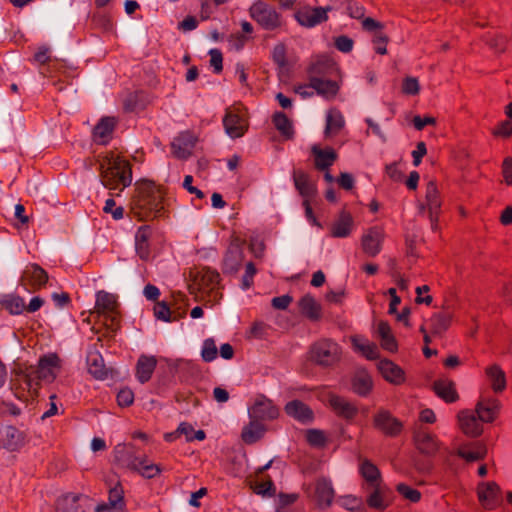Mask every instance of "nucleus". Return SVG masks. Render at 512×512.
<instances>
[{"instance_id": "nucleus-1", "label": "nucleus", "mask_w": 512, "mask_h": 512, "mask_svg": "<svg viewBox=\"0 0 512 512\" xmlns=\"http://www.w3.org/2000/svg\"><path fill=\"white\" fill-rule=\"evenodd\" d=\"M138 193L133 200L132 212L140 220L153 215L161 216L163 206V193L151 181L142 182L137 189Z\"/></svg>"}, {"instance_id": "nucleus-2", "label": "nucleus", "mask_w": 512, "mask_h": 512, "mask_svg": "<svg viewBox=\"0 0 512 512\" xmlns=\"http://www.w3.org/2000/svg\"><path fill=\"white\" fill-rule=\"evenodd\" d=\"M498 409L495 399L482 400L477 404L476 413L464 410L458 415L460 427L463 432L471 437H477L482 433V422H490L494 419Z\"/></svg>"}, {"instance_id": "nucleus-3", "label": "nucleus", "mask_w": 512, "mask_h": 512, "mask_svg": "<svg viewBox=\"0 0 512 512\" xmlns=\"http://www.w3.org/2000/svg\"><path fill=\"white\" fill-rule=\"evenodd\" d=\"M109 166L104 168L101 164V182L104 187L114 190L120 185L121 190L128 187L132 182V172L128 161L119 157L113 161H109Z\"/></svg>"}, {"instance_id": "nucleus-4", "label": "nucleus", "mask_w": 512, "mask_h": 512, "mask_svg": "<svg viewBox=\"0 0 512 512\" xmlns=\"http://www.w3.org/2000/svg\"><path fill=\"white\" fill-rule=\"evenodd\" d=\"M310 360L323 368L332 367L341 358L339 345L330 339H321L310 348Z\"/></svg>"}, {"instance_id": "nucleus-5", "label": "nucleus", "mask_w": 512, "mask_h": 512, "mask_svg": "<svg viewBox=\"0 0 512 512\" xmlns=\"http://www.w3.org/2000/svg\"><path fill=\"white\" fill-rule=\"evenodd\" d=\"M250 16L265 30H275L282 25L281 15L276 9L263 1H257L250 9Z\"/></svg>"}, {"instance_id": "nucleus-6", "label": "nucleus", "mask_w": 512, "mask_h": 512, "mask_svg": "<svg viewBox=\"0 0 512 512\" xmlns=\"http://www.w3.org/2000/svg\"><path fill=\"white\" fill-rule=\"evenodd\" d=\"M280 410L267 396L260 394L255 398L252 406L248 408L250 419L262 421H273L279 417Z\"/></svg>"}, {"instance_id": "nucleus-7", "label": "nucleus", "mask_w": 512, "mask_h": 512, "mask_svg": "<svg viewBox=\"0 0 512 512\" xmlns=\"http://www.w3.org/2000/svg\"><path fill=\"white\" fill-rule=\"evenodd\" d=\"M439 451V444L433 436L418 428V455L422 454L425 459L420 461L418 458V472L428 470L432 466V459Z\"/></svg>"}, {"instance_id": "nucleus-8", "label": "nucleus", "mask_w": 512, "mask_h": 512, "mask_svg": "<svg viewBox=\"0 0 512 512\" xmlns=\"http://www.w3.org/2000/svg\"><path fill=\"white\" fill-rule=\"evenodd\" d=\"M333 5L327 7H304L295 13L298 23L304 27H314L322 22L327 21V13L336 9Z\"/></svg>"}, {"instance_id": "nucleus-9", "label": "nucleus", "mask_w": 512, "mask_h": 512, "mask_svg": "<svg viewBox=\"0 0 512 512\" xmlns=\"http://www.w3.org/2000/svg\"><path fill=\"white\" fill-rule=\"evenodd\" d=\"M373 426L389 437L397 436L402 430V423L385 409H380L373 416Z\"/></svg>"}, {"instance_id": "nucleus-10", "label": "nucleus", "mask_w": 512, "mask_h": 512, "mask_svg": "<svg viewBox=\"0 0 512 512\" xmlns=\"http://www.w3.org/2000/svg\"><path fill=\"white\" fill-rule=\"evenodd\" d=\"M385 234L381 227L374 226L367 230L361 238L363 252L369 257H375L381 251Z\"/></svg>"}, {"instance_id": "nucleus-11", "label": "nucleus", "mask_w": 512, "mask_h": 512, "mask_svg": "<svg viewBox=\"0 0 512 512\" xmlns=\"http://www.w3.org/2000/svg\"><path fill=\"white\" fill-rule=\"evenodd\" d=\"M141 457L137 454L136 447L132 444H118L114 448L115 461L122 467L132 471L139 469L138 462Z\"/></svg>"}, {"instance_id": "nucleus-12", "label": "nucleus", "mask_w": 512, "mask_h": 512, "mask_svg": "<svg viewBox=\"0 0 512 512\" xmlns=\"http://www.w3.org/2000/svg\"><path fill=\"white\" fill-rule=\"evenodd\" d=\"M197 142V138L186 131L176 137L171 143L173 155L181 160H186L192 155V151Z\"/></svg>"}, {"instance_id": "nucleus-13", "label": "nucleus", "mask_w": 512, "mask_h": 512, "mask_svg": "<svg viewBox=\"0 0 512 512\" xmlns=\"http://www.w3.org/2000/svg\"><path fill=\"white\" fill-rule=\"evenodd\" d=\"M225 132L231 138H239L244 135L247 130L246 121L237 113L235 109L228 108L223 118Z\"/></svg>"}, {"instance_id": "nucleus-14", "label": "nucleus", "mask_w": 512, "mask_h": 512, "mask_svg": "<svg viewBox=\"0 0 512 512\" xmlns=\"http://www.w3.org/2000/svg\"><path fill=\"white\" fill-rule=\"evenodd\" d=\"M244 258L242 246L237 242H232L227 249L223 260V273L236 274L241 267Z\"/></svg>"}, {"instance_id": "nucleus-15", "label": "nucleus", "mask_w": 512, "mask_h": 512, "mask_svg": "<svg viewBox=\"0 0 512 512\" xmlns=\"http://www.w3.org/2000/svg\"><path fill=\"white\" fill-rule=\"evenodd\" d=\"M124 491L119 481L116 482L115 486L109 490L108 503L98 504L94 512H105L108 510H116L117 512H123L124 510Z\"/></svg>"}, {"instance_id": "nucleus-16", "label": "nucleus", "mask_w": 512, "mask_h": 512, "mask_svg": "<svg viewBox=\"0 0 512 512\" xmlns=\"http://www.w3.org/2000/svg\"><path fill=\"white\" fill-rule=\"evenodd\" d=\"M478 497L481 504L487 509H493L502 501L500 489L497 484L489 482L478 488Z\"/></svg>"}, {"instance_id": "nucleus-17", "label": "nucleus", "mask_w": 512, "mask_h": 512, "mask_svg": "<svg viewBox=\"0 0 512 512\" xmlns=\"http://www.w3.org/2000/svg\"><path fill=\"white\" fill-rule=\"evenodd\" d=\"M60 368V359L57 354H49L39 359L37 377L41 380L53 381L56 378L55 369Z\"/></svg>"}, {"instance_id": "nucleus-18", "label": "nucleus", "mask_w": 512, "mask_h": 512, "mask_svg": "<svg viewBox=\"0 0 512 512\" xmlns=\"http://www.w3.org/2000/svg\"><path fill=\"white\" fill-rule=\"evenodd\" d=\"M81 494L67 493L57 500V511L59 512H91L90 505L80 503Z\"/></svg>"}, {"instance_id": "nucleus-19", "label": "nucleus", "mask_w": 512, "mask_h": 512, "mask_svg": "<svg viewBox=\"0 0 512 512\" xmlns=\"http://www.w3.org/2000/svg\"><path fill=\"white\" fill-rule=\"evenodd\" d=\"M351 386L355 394L365 397L369 395L373 389L372 377L366 369L357 368L352 377Z\"/></svg>"}, {"instance_id": "nucleus-20", "label": "nucleus", "mask_w": 512, "mask_h": 512, "mask_svg": "<svg viewBox=\"0 0 512 512\" xmlns=\"http://www.w3.org/2000/svg\"><path fill=\"white\" fill-rule=\"evenodd\" d=\"M285 413L301 423H311L314 413L308 405L300 400L289 401L284 407Z\"/></svg>"}, {"instance_id": "nucleus-21", "label": "nucleus", "mask_w": 512, "mask_h": 512, "mask_svg": "<svg viewBox=\"0 0 512 512\" xmlns=\"http://www.w3.org/2000/svg\"><path fill=\"white\" fill-rule=\"evenodd\" d=\"M118 306L117 299L113 294L105 291H99L96 295L95 309L98 314L109 318L111 322L115 320L112 314L115 313Z\"/></svg>"}, {"instance_id": "nucleus-22", "label": "nucleus", "mask_w": 512, "mask_h": 512, "mask_svg": "<svg viewBox=\"0 0 512 512\" xmlns=\"http://www.w3.org/2000/svg\"><path fill=\"white\" fill-rule=\"evenodd\" d=\"M24 444L25 438L23 433L13 426L6 427L0 437L1 447L10 452L18 451Z\"/></svg>"}, {"instance_id": "nucleus-23", "label": "nucleus", "mask_w": 512, "mask_h": 512, "mask_svg": "<svg viewBox=\"0 0 512 512\" xmlns=\"http://www.w3.org/2000/svg\"><path fill=\"white\" fill-rule=\"evenodd\" d=\"M353 217L352 215L342 210L337 219L333 221L330 227V234L334 238H345L350 235L353 227Z\"/></svg>"}, {"instance_id": "nucleus-24", "label": "nucleus", "mask_w": 512, "mask_h": 512, "mask_svg": "<svg viewBox=\"0 0 512 512\" xmlns=\"http://www.w3.org/2000/svg\"><path fill=\"white\" fill-rule=\"evenodd\" d=\"M21 280L28 281L33 290H38L47 283L48 274L38 264H30L24 270Z\"/></svg>"}, {"instance_id": "nucleus-25", "label": "nucleus", "mask_w": 512, "mask_h": 512, "mask_svg": "<svg viewBox=\"0 0 512 512\" xmlns=\"http://www.w3.org/2000/svg\"><path fill=\"white\" fill-rule=\"evenodd\" d=\"M298 307L300 313L310 321L316 322L322 318L321 304L310 294L304 295L298 301Z\"/></svg>"}, {"instance_id": "nucleus-26", "label": "nucleus", "mask_w": 512, "mask_h": 512, "mask_svg": "<svg viewBox=\"0 0 512 512\" xmlns=\"http://www.w3.org/2000/svg\"><path fill=\"white\" fill-rule=\"evenodd\" d=\"M377 369L383 378L395 385L404 381L403 370L388 359H382L377 363Z\"/></svg>"}, {"instance_id": "nucleus-27", "label": "nucleus", "mask_w": 512, "mask_h": 512, "mask_svg": "<svg viewBox=\"0 0 512 512\" xmlns=\"http://www.w3.org/2000/svg\"><path fill=\"white\" fill-rule=\"evenodd\" d=\"M334 489L330 480L319 478L315 484V498L320 508H327L332 504Z\"/></svg>"}, {"instance_id": "nucleus-28", "label": "nucleus", "mask_w": 512, "mask_h": 512, "mask_svg": "<svg viewBox=\"0 0 512 512\" xmlns=\"http://www.w3.org/2000/svg\"><path fill=\"white\" fill-rule=\"evenodd\" d=\"M329 404L338 416L347 420L353 419L358 413V408L353 403L338 395H330Z\"/></svg>"}, {"instance_id": "nucleus-29", "label": "nucleus", "mask_w": 512, "mask_h": 512, "mask_svg": "<svg viewBox=\"0 0 512 512\" xmlns=\"http://www.w3.org/2000/svg\"><path fill=\"white\" fill-rule=\"evenodd\" d=\"M426 203L427 207L418 204V214L426 213V209L428 210V217L431 222V226L434 228V220L435 213L437 209L440 207V201L437 198V189L434 182L430 181L427 185L426 191Z\"/></svg>"}, {"instance_id": "nucleus-30", "label": "nucleus", "mask_w": 512, "mask_h": 512, "mask_svg": "<svg viewBox=\"0 0 512 512\" xmlns=\"http://www.w3.org/2000/svg\"><path fill=\"white\" fill-rule=\"evenodd\" d=\"M310 87L326 98L334 97L339 90L338 83L335 80L318 76H310Z\"/></svg>"}, {"instance_id": "nucleus-31", "label": "nucleus", "mask_w": 512, "mask_h": 512, "mask_svg": "<svg viewBox=\"0 0 512 512\" xmlns=\"http://www.w3.org/2000/svg\"><path fill=\"white\" fill-rule=\"evenodd\" d=\"M266 426L255 419L245 425L241 432V439L244 443L251 445L263 438L266 432Z\"/></svg>"}, {"instance_id": "nucleus-32", "label": "nucleus", "mask_w": 512, "mask_h": 512, "mask_svg": "<svg viewBox=\"0 0 512 512\" xmlns=\"http://www.w3.org/2000/svg\"><path fill=\"white\" fill-rule=\"evenodd\" d=\"M372 487L373 491L368 495L366 500L368 506L381 511L385 510L389 505V489L383 484L374 485Z\"/></svg>"}, {"instance_id": "nucleus-33", "label": "nucleus", "mask_w": 512, "mask_h": 512, "mask_svg": "<svg viewBox=\"0 0 512 512\" xmlns=\"http://www.w3.org/2000/svg\"><path fill=\"white\" fill-rule=\"evenodd\" d=\"M157 359L154 356L141 355L136 364V376L141 383H146L152 377Z\"/></svg>"}, {"instance_id": "nucleus-34", "label": "nucleus", "mask_w": 512, "mask_h": 512, "mask_svg": "<svg viewBox=\"0 0 512 512\" xmlns=\"http://www.w3.org/2000/svg\"><path fill=\"white\" fill-rule=\"evenodd\" d=\"M432 390L438 397L448 403L455 402L458 399V394L455 390V384L447 379H440L434 381L431 385Z\"/></svg>"}, {"instance_id": "nucleus-35", "label": "nucleus", "mask_w": 512, "mask_h": 512, "mask_svg": "<svg viewBox=\"0 0 512 512\" xmlns=\"http://www.w3.org/2000/svg\"><path fill=\"white\" fill-rule=\"evenodd\" d=\"M114 117H103L93 129V136L100 144H106L115 128Z\"/></svg>"}, {"instance_id": "nucleus-36", "label": "nucleus", "mask_w": 512, "mask_h": 512, "mask_svg": "<svg viewBox=\"0 0 512 512\" xmlns=\"http://www.w3.org/2000/svg\"><path fill=\"white\" fill-rule=\"evenodd\" d=\"M312 152L315 156V167L320 171L328 170L337 159V153L333 148L323 150L313 146Z\"/></svg>"}, {"instance_id": "nucleus-37", "label": "nucleus", "mask_w": 512, "mask_h": 512, "mask_svg": "<svg viewBox=\"0 0 512 512\" xmlns=\"http://www.w3.org/2000/svg\"><path fill=\"white\" fill-rule=\"evenodd\" d=\"M337 72L336 63L327 57H322L309 68L310 76L327 78Z\"/></svg>"}, {"instance_id": "nucleus-38", "label": "nucleus", "mask_w": 512, "mask_h": 512, "mask_svg": "<svg viewBox=\"0 0 512 512\" xmlns=\"http://www.w3.org/2000/svg\"><path fill=\"white\" fill-rule=\"evenodd\" d=\"M89 373L96 379L103 380L107 377L109 369L105 366L104 359L98 352H91L87 356Z\"/></svg>"}, {"instance_id": "nucleus-39", "label": "nucleus", "mask_w": 512, "mask_h": 512, "mask_svg": "<svg viewBox=\"0 0 512 512\" xmlns=\"http://www.w3.org/2000/svg\"><path fill=\"white\" fill-rule=\"evenodd\" d=\"M194 282L200 289H213L220 281V275L217 271L210 268H202L194 274Z\"/></svg>"}, {"instance_id": "nucleus-40", "label": "nucleus", "mask_w": 512, "mask_h": 512, "mask_svg": "<svg viewBox=\"0 0 512 512\" xmlns=\"http://www.w3.org/2000/svg\"><path fill=\"white\" fill-rule=\"evenodd\" d=\"M294 185L298 192L306 198L316 195V186L310 181L308 174L303 171H294Z\"/></svg>"}, {"instance_id": "nucleus-41", "label": "nucleus", "mask_w": 512, "mask_h": 512, "mask_svg": "<svg viewBox=\"0 0 512 512\" xmlns=\"http://www.w3.org/2000/svg\"><path fill=\"white\" fill-rule=\"evenodd\" d=\"M377 333L380 337L381 347L389 352L397 350V342L392 334L391 327L387 321H380L377 326Z\"/></svg>"}, {"instance_id": "nucleus-42", "label": "nucleus", "mask_w": 512, "mask_h": 512, "mask_svg": "<svg viewBox=\"0 0 512 512\" xmlns=\"http://www.w3.org/2000/svg\"><path fill=\"white\" fill-rule=\"evenodd\" d=\"M351 343L355 350L359 351L369 360H375L379 357V349L375 343L364 341L357 336L351 337Z\"/></svg>"}, {"instance_id": "nucleus-43", "label": "nucleus", "mask_w": 512, "mask_h": 512, "mask_svg": "<svg viewBox=\"0 0 512 512\" xmlns=\"http://www.w3.org/2000/svg\"><path fill=\"white\" fill-rule=\"evenodd\" d=\"M360 472L371 486L382 484L380 471L370 460L366 459L362 462Z\"/></svg>"}, {"instance_id": "nucleus-44", "label": "nucleus", "mask_w": 512, "mask_h": 512, "mask_svg": "<svg viewBox=\"0 0 512 512\" xmlns=\"http://www.w3.org/2000/svg\"><path fill=\"white\" fill-rule=\"evenodd\" d=\"M344 126V119L340 111L331 109L327 114L325 135L337 134Z\"/></svg>"}, {"instance_id": "nucleus-45", "label": "nucleus", "mask_w": 512, "mask_h": 512, "mask_svg": "<svg viewBox=\"0 0 512 512\" xmlns=\"http://www.w3.org/2000/svg\"><path fill=\"white\" fill-rule=\"evenodd\" d=\"M275 128L287 139L293 137L294 131L291 120L283 112H276L272 118Z\"/></svg>"}, {"instance_id": "nucleus-46", "label": "nucleus", "mask_w": 512, "mask_h": 512, "mask_svg": "<svg viewBox=\"0 0 512 512\" xmlns=\"http://www.w3.org/2000/svg\"><path fill=\"white\" fill-rule=\"evenodd\" d=\"M1 304L12 315H19L26 310L24 299L14 294L4 296Z\"/></svg>"}, {"instance_id": "nucleus-47", "label": "nucleus", "mask_w": 512, "mask_h": 512, "mask_svg": "<svg viewBox=\"0 0 512 512\" xmlns=\"http://www.w3.org/2000/svg\"><path fill=\"white\" fill-rule=\"evenodd\" d=\"M139 469L134 470L135 472L140 473L143 477L147 479H152L155 476L159 475L161 472V468L159 465L150 463L146 456H142L138 462Z\"/></svg>"}, {"instance_id": "nucleus-48", "label": "nucleus", "mask_w": 512, "mask_h": 512, "mask_svg": "<svg viewBox=\"0 0 512 512\" xmlns=\"http://www.w3.org/2000/svg\"><path fill=\"white\" fill-rule=\"evenodd\" d=\"M487 375L495 392H500L506 387L505 373L498 366L488 368Z\"/></svg>"}, {"instance_id": "nucleus-49", "label": "nucleus", "mask_w": 512, "mask_h": 512, "mask_svg": "<svg viewBox=\"0 0 512 512\" xmlns=\"http://www.w3.org/2000/svg\"><path fill=\"white\" fill-rule=\"evenodd\" d=\"M458 454L468 462L477 461L484 457L486 454V448L480 444H477L473 449H460Z\"/></svg>"}, {"instance_id": "nucleus-50", "label": "nucleus", "mask_w": 512, "mask_h": 512, "mask_svg": "<svg viewBox=\"0 0 512 512\" xmlns=\"http://www.w3.org/2000/svg\"><path fill=\"white\" fill-rule=\"evenodd\" d=\"M201 356L205 362H211L216 359L217 347L212 338H208L204 341Z\"/></svg>"}, {"instance_id": "nucleus-51", "label": "nucleus", "mask_w": 512, "mask_h": 512, "mask_svg": "<svg viewBox=\"0 0 512 512\" xmlns=\"http://www.w3.org/2000/svg\"><path fill=\"white\" fill-rule=\"evenodd\" d=\"M307 442L314 447H323L326 443L324 432L318 429H309L306 432Z\"/></svg>"}, {"instance_id": "nucleus-52", "label": "nucleus", "mask_w": 512, "mask_h": 512, "mask_svg": "<svg viewBox=\"0 0 512 512\" xmlns=\"http://www.w3.org/2000/svg\"><path fill=\"white\" fill-rule=\"evenodd\" d=\"M272 58L279 68H284L287 65L286 46L283 43H279L274 47Z\"/></svg>"}, {"instance_id": "nucleus-53", "label": "nucleus", "mask_w": 512, "mask_h": 512, "mask_svg": "<svg viewBox=\"0 0 512 512\" xmlns=\"http://www.w3.org/2000/svg\"><path fill=\"white\" fill-rule=\"evenodd\" d=\"M388 36L381 31H376L373 37V43L375 45L376 53L385 55L387 53L386 45L388 43Z\"/></svg>"}, {"instance_id": "nucleus-54", "label": "nucleus", "mask_w": 512, "mask_h": 512, "mask_svg": "<svg viewBox=\"0 0 512 512\" xmlns=\"http://www.w3.org/2000/svg\"><path fill=\"white\" fill-rule=\"evenodd\" d=\"M254 491L262 496L272 497L276 493V489L271 479L257 483L254 487Z\"/></svg>"}, {"instance_id": "nucleus-55", "label": "nucleus", "mask_w": 512, "mask_h": 512, "mask_svg": "<svg viewBox=\"0 0 512 512\" xmlns=\"http://www.w3.org/2000/svg\"><path fill=\"white\" fill-rule=\"evenodd\" d=\"M154 316L162 321H171V311L166 302H157L154 306Z\"/></svg>"}, {"instance_id": "nucleus-56", "label": "nucleus", "mask_w": 512, "mask_h": 512, "mask_svg": "<svg viewBox=\"0 0 512 512\" xmlns=\"http://www.w3.org/2000/svg\"><path fill=\"white\" fill-rule=\"evenodd\" d=\"M134 401V393L130 388H123L117 394V402L121 407H128Z\"/></svg>"}, {"instance_id": "nucleus-57", "label": "nucleus", "mask_w": 512, "mask_h": 512, "mask_svg": "<svg viewBox=\"0 0 512 512\" xmlns=\"http://www.w3.org/2000/svg\"><path fill=\"white\" fill-rule=\"evenodd\" d=\"M257 270L253 262H248L246 264L245 273L242 277V288L248 289L253 284V277L256 274Z\"/></svg>"}, {"instance_id": "nucleus-58", "label": "nucleus", "mask_w": 512, "mask_h": 512, "mask_svg": "<svg viewBox=\"0 0 512 512\" xmlns=\"http://www.w3.org/2000/svg\"><path fill=\"white\" fill-rule=\"evenodd\" d=\"M210 65L213 67L215 73H220L223 70V56L220 50L211 49L209 51Z\"/></svg>"}, {"instance_id": "nucleus-59", "label": "nucleus", "mask_w": 512, "mask_h": 512, "mask_svg": "<svg viewBox=\"0 0 512 512\" xmlns=\"http://www.w3.org/2000/svg\"><path fill=\"white\" fill-rule=\"evenodd\" d=\"M334 44L339 51L348 53L352 50L354 42L348 36L341 35L335 38Z\"/></svg>"}, {"instance_id": "nucleus-60", "label": "nucleus", "mask_w": 512, "mask_h": 512, "mask_svg": "<svg viewBox=\"0 0 512 512\" xmlns=\"http://www.w3.org/2000/svg\"><path fill=\"white\" fill-rule=\"evenodd\" d=\"M115 205L116 203L112 198L107 199L103 210L105 213H112L113 218L118 220L123 217L124 210L121 206L114 209Z\"/></svg>"}, {"instance_id": "nucleus-61", "label": "nucleus", "mask_w": 512, "mask_h": 512, "mask_svg": "<svg viewBox=\"0 0 512 512\" xmlns=\"http://www.w3.org/2000/svg\"><path fill=\"white\" fill-rule=\"evenodd\" d=\"M293 301V298L290 295H282L279 297H274L271 301L272 307L278 310H285L289 304Z\"/></svg>"}, {"instance_id": "nucleus-62", "label": "nucleus", "mask_w": 512, "mask_h": 512, "mask_svg": "<svg viewBox=\"0 0 512 512\" xmlns=\"http://www.w3.org/2000/svg\"><path fill=\"white\" fill-rule=\"evenodd\" d=\"M339 186L345 190H351L354 187V178L350 173L342 172L337 179Z\"/></svg>"}, {"instance_id": "nucleus-63", "label": "nucleus", "mask_w": 512, "mask_h": 512, "mask_svg": "<svg viewBox=\"0 0 512 512\" xmlns=\"http://www.w3.org/2000/svg\"><path fill=\"white\" fill-rule=\"evenodd\" d=\"M193 177L191 175H186L183 182V187L191 194H195L197 198H204V193L199 190L197 187L192 186Z\"/></svg>"}, {"instance_id": "nucleus-64", "label": "nucleus", "mask_w": 512, "mask_h": 512, "mask_svg": "<svg viewBox=\"0 0 512 512\" xmlns=\"http://www.w3.org/2000/svg\"><path fill=\"white\" fill-rule=\"evenodd\" d=\"M396 489L406 499H409L412 502H416V490L411 489L410 487L403 483L398 484Z\"/></svg>"}]
</instances>
